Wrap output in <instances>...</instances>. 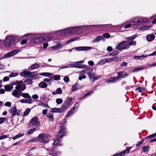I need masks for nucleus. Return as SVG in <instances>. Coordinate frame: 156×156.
Here are the masks:
<instances>
[{
  "label": "nucleus",
  "mask_w": 156,
  "mask_h": 156,
  "mask_svg": "<svg viewBox=\"0 0 156 156\" xmlns=\"http://www.w3.org/2000/svg\"><path fill=\"white\" fill-rule=\"evenodd\" d=\"M111 26V24L90 25L87 26L73 27L66 28L64 29H101L102 28H108Z\"/></svg>",
  "instance_id": "1"
},
{
  "label": "nucleus",
  "mask_w": 156,
  "mask_h": 156,
  "mask_svg": "<svg viewBox=\"0 0 156 156\" xmlns=\"http://www.w3.org/2000/svg\"><path fill=\"white\" fill-rule=\"evenodd\" d=\"M52 36L49 34H47L46 36H37L35 35H34L33 38L30 40V43L32 44H36L41 42L44 41L45 39H51Z\"/></svg>",
  "instance_id": "2"
},
{
  "label": "nucleus",
  "mask_w": 156,
  "mask_h": 156,
  "mask_svg": "<svg viewBox=\"0 0 156 156\" xmlns=\"http://www.w3.org/2000/svg\"><path fill=\"white\" fill-rule=\"evenodd\" d=\"M50 137V136L47 134L45 133H42L39 135L37 136V138H35L31 140H29L28 142H31L34 141H37L39 140L42 143H46L48 142V139H49Z\"/></svg>",
  "instance_id": "3"
},
{
  "label": "nucleus",
  "mask_w": 156,
  "mask_h": 156,
  "mask_svg": "<svg viewBox=\"0 0 156 156\" xmlns=\"http://www.w3.org/2000/svg\"><path fill=\"white\" fill-rule=\"evenodd\" d=\"M4 45L7 47H12L15 45V38L12 36L9 35L5 37Z\"/></svg>",
  "instance_id": "4"
},
{
  "label": "nucleus",
  "mask_w": 156,
  "mask_h": 156,
  "mask_svg": "<svg viewBox=\"0 0 156 156\" xmlns=\"http://www.w3.org/2000/svg\"><path fill=\"white\" fill-rule=\"evenodd\" d=\"M82 30H62L60 34L62 36H66L71 34H79Z\"/></svg>",
  "instance_id": "5"
},
{
  "label": "nucleus",
  "mask_w": 156,
  "mask_h": 156,
  "mask_svg": "<svg viewBox=\"0 0 156 156\" xmlns=\"http://www.w3.org/2000/svg\"><path fill=\"white\" fill-rule=\"evenodd\" d=\"M72 101V99L71 98H69L65 101L60 108L62 113L66 111L69 107Z\"/></svg>",
  "instance_id": "6"
},
{
  "label": "nucleus",
  "mask_w": 156,
  "mask_h": 156,
  "mask_svg": "<svg viewBox=\"0 0 156 156\" xmlns=\"http://www.w3.org/2000/svg\"><path fill=\"white\" fill-rule=\"evenodd\" d=\"M23 82L22 81L17 80L14 83L13 82L12 84L16 85V86L15 87V89L22 92V91L24 90L26 87L25 84H22Z\"/></svg>",
  "instance_id": "7"
},
{
  "label": "nucleus",
  "mask_w": 156,
  "mask_h": 156,
  "mask_svg": "<svg viewBox=\"0 0 156 156\" xmlns=\"http://www.w3.org/2000/svg\"><path fill=\"white\" fill-rule=\"evenodd\" d=\"M117 49L119 50H123L129 48L128 41H124L119 43L116 46Z\"/></svg>",
  "instance_id": "8"
},
{
  "label": "nucleus",
  "mask_w": 156,
  "mask_h": 156,
  "mask_svg": "<svg viewBox=\"0 0 156 156\" xmlns=\"http://www.w3.org/2000/svg\"><path fill=\"white\" fill-rule=\"evenodd\" d=\"M139 20H134L131 21L129 23L126 24L124 26V28L126 29L130 28L132 26L134 27L135 26H138L140 23Z\"/></svg>",
  "instance_id": "9"
},
{
  "label": "nucleus",
  "mask_w": 156,
  "mask_h": 156,
  "mask_svg": "<svg viewBox=\"0 0 156 156\" xmlns=\"http://www.w3.org/2000/svg\"><path fill=\"white\" fill-rule=\"evenodd\" d=\"M66 129L65 127L62 126L60 129L57 133L56 138H61L66 134Z\"/></svg>",
  "instance_id": "10"
},
{
  "label": "nucleus",
  "mask_w": 156,
  "mask_h": 156,
  "mask_svg": "<svg viewBox=\"0 0 156 156\" xmlns=\"http://www.w3.org/2000/svg\"><path fill=\"white\" fill-rule=\"evenodd\" d=\"M16 106H14L11 107L9 110V112L11 114L12 117H13L16 115L19 116L20 115V111L17 112Z\"/></svg>",
  "instance_id": "11"
},
{
  "label": "nucleus",
  "mask_w": 156,
  "mask_h": 156,
  "mask_svg": "<svg viewBox=\"0 0 156 156\" xmlns=\"http://www.w3.org/2000/svg\"><path fill=\"white\" fill-rule=\"evenodd\" d=\"M20 51L19 49H16L12 50L7 53L4 55V57L5 58H9L11 56H13L17 53H18Z\"/></svg>",
  "instance_id": "12"
},
{
  "label": "nucleus",
  "mask_w": 156,
  "mask_h": 156,
  "mask_svg": "<svg viewBox=\"0 0 156 156\" xmlns=\"http://www.w3.org/2000/svg\"><path fill=\"white\" fill-rule=\"evenodd\" d=\"M29 123H31L33 126H38L40 124L39 119L36 117L33 118L30 121Z\"/></svg>",
  "instance_id": "13"
},
{
  "label": "nucleus",
  "mask_w": 156,
  "mask_h": 156,
  "mask_svg": "<svg viewBox=\"0 0 156 156\" xmlns=\"http://www.w3.org/2000/svg\"><path fill=\"white\" fill-rule=\"evenodd\" d=\"M152 23V24L144 25L139 28V29H148L151 27L153 26L152 24H154L156 23V17L153 20ZM137 28L139 29L138 28Z\"/></svg>",
  "instance_id": "14"
},
{
  "label": "nucleus",
  "mask_w": 156,
  "mask_h": 156,
  "mask_svg": "<svg viewBox=\"0 0 156 156\" xmlns=\"http://www.w3.org/2000/svg\"><path fill=\"white\" fill-rule=\"evenodd\" d=\"M22 92L19 90H17L15 89L12 93V95L14 97L19 98L21 96Z\"/></svg>",
  "instance_id": "15"
},
{
  "label": "nucleus",
  "mask_w": 156,
  "mask_h": 156,
  "mask_svg": "<svg viewBox=\"0 0 156 156\" xmlns=\"http://www.w3.org/2000/svg\"><path fill=\"white\" fill-rule=\"evenodd\" d=\"M118 77L121 78H124L128 76V74L126 73L125 72L121 71L118 73Z\"/></svg>",
  "instance_id": "16"
},
{
  "label": "nucleus",
  "mask_w": 156,
  "mask_h": 156,
  "mask_svg": "<svg viewBox=\"0 0 156 156\" xmlns=\"http://www.w3.org/2000/svg\"><path fill=\"white\" fill-rule=\"evenodd\" d=\"M132 147H128V149H126L118 154H116L117 156H123L125 155L126 153H128L129 152V151Z\"/></svg>",
  "instance_id": "17"
},
{
  "label": "nucleus",
  "mask_w": 156,
  "mask_h": 156,
  "mask_svg": "<svg viewBox=\"0 0 156 156\" xmlns=\"http://www.w3.org/2000/svg\"><path fill=\"white\" fill-rule=\"evenodd\" d=\"M132 147H128V149H126L118 154H116L117 156H123L125 155L126 153H128L129 152V151Z\"/></svg>",
  "instance_id": "18"
},
{
  "label": "nucleus",
  "mask_w": 156,
  "mask_h": 156,
  "mask_svg": "<svg viewBox=\"0 0 156 156\" xmlns=\"http://www.w3.org/2000/svg\"><path fill=\"white\" fill-rule=\"evenodd\" d=\"M100 41H105V39L102 36H99L97 37L95 39L93 40L92 42L93 43L98 42Z\"/></svg>",
  "instance_id": "19"
},
{
  "label": "nucleus",
  "mask_w": 156,
  "mask_h": 156,
  "mask_svg": "<svg viewBox=\"0 0 156 156\" xmlns=\"http://www.w3.org/2000/svg\"><path fill=\"white\" fill-rule=\"evenodd\" d=\"M90 48V47H79L76 48V50L77 51H85L89 50Z\"/></svg>",
  "instance_id": "20"
},
{
  "label": "nucleus",
  "mask_w": 156,
  "mask_h": 156,
  "mask_svg": "<svg viewBox=\"0 0 156 156\" xmlns=\"http://www.w3.org/2000/svg\"><path fill=\"white\" fill-rule=\"evenodd\" d=\"M95 75L93 74H89V76L90 80L92 81H94L98 79V77L95 76Z\"/></svg>",
  "instance_id": "21"
},
{
  "label": "nucleus",
  "mask_w": 156,
  "mask_h": 156,
  "mask_svg": "<svg viewBox=\"0 0 156 156\" xmlns=\"http://www.w3.org/2000/svg\"><path fill=\"white\" fill-rule=\"evenodd\" d=\"M155 37V36L153 34H151L147 36L146 38L148 41L149 42L152 41Z\"/></svg>",
  "instance_id": "22"
},
{
  "label": "nucleus",
  "mask_w": 156,
  "mask_h": 156,
  "mask_svg": "<svg viewBox=\"0 0 156 156\" xmlns=\"http://www.w3.org/2000/svg\"><path fill=\"white\" fill-rule=\"evenodd\" d=\"M21 96L25 98L28 99L29 100H32L31 97L30 95L28 93H22L21 94Z\"/></svg>",
  "instance_id": "23"
},
{
  "label": "nucleus",
  "mask_w": 156,
  "mask_h": 156,
  "mask_svg": "<svg viewBox=\"0 0 156 156\" xmlns=\"http://www.w3.org/2000/svg\"><path fill=\"white\" fill-rule=\"evenodd\" d=\"M20 102L22 103H27L29 104H31L33 103L32 100H27L25 99H23L20 100Z\"/></svg>",
  "instance_id": "24"
},
{
  "label": "nucleus",
  "mask_w": 156,
  "mask_h": 156,
  "mask_svg": "<svg viewBox=\"0 0 156 156\" xmlns=\"http://www.w3.org/2000/svg\"><path fill=\"white\" fill-rule=\"evenodd\" d=\"M51 112H58L60 113H62V112L61 110V108H52L51 111Z\"/></svg>",
  "instance_id": "25"
},
{
  "label": "nucleus",
  "mask_w": 156,
  "mask_h": 156,
  "mask_svg": "<svg viewBox=\"0 0 156 156\" xmlns=\"http://www.w3.org/2000/svg\"><path fill=\"white\" fill-rule=\"evenodd\" d=\"M60 139V138H57V139L55 140L54 143V144L55 145L58 146H61V140L59 139Z\"/></svg>",
  "instance_id": "26"
},
{
  "label": "nucleus",
  "mask_w": 156,
  "mask_h": 156,
  "mask_svg": "<svg viewBox=\"0 0 156 156\" xmlns=\"http://www.w3.org/2000/svg\"><path fill=\"white\" fill-rule=\"evenodd\" d=\"M75 111L74 107H73L68 112V113L66 115V118L69 117L71 115H72L74 111Z\"/></svg>",
  "instance_id": "27"
},
{
  "label": "nucleus",
  "mask_w": 156,
  "mask_h": 156,
  "mask_svg": "<svg viewBox=\"0 0 156 156\" xmlns=\"http://www.w3.org/2000/svg\"><path fill=\"white\" fill-rule=\"evenodd\" d=\"M47 84L44 82H41L39 84V86L42 88H45L47 87Z\"/></svg>",
  "instance_id": "28"
},
{
  "label": "nucleus",
  "mask_w": 156,
  "mask_h": 156,
  "mask_svg": "<svg viewBox=\"0 0 156 156\" xmlns=\"http://www.w3.org/2000/svg\"><path fill=\"white\" fill-rule=\"evenodd\" d=\"M138 20H139L140 21V23L139 24L138 26L141 25V24L142 23H147L148 21V20L147 19H146L145 18H140V19H138Z\"/></svg>",
  "instance_id": "29"
},
{
  "label": "nucleus",
  "mask_w": 156,
  "mask_h": 156,
  "mask_svg": "<svg viewBox=\"0 0 156 156\" xmlns=\"http://www.w3.org/2000/svg\"><path fill=\"white\" fill-rule=\"evenodd\" d=\"M47 116L48 118L49 121L52 122L53 121V115L52 113H48L47 115Z\"/></svg>",
  "instance_id": "30"
},
{
  "label": "nucleus",
  "mask_w": 156,
  "mask_h": 156,
  "mask_svg": "<svg viewBox=\"0 0 156 156\" xmlns=\"http://www.w3.org/2000/svg\"><path fill=\"white\" fill-rule=\"evenodd\" d=\"M87 66L85 65H77L76 66H73V67L79 68H86L87 67Z\"/></svg>",
  "instance_id": "31"
},
{
  "label": "nucleus",
  "mask_w": 156,
  "mask_h": 156,
  "mask_svg": "<svg viewBox=\"0 0 156 156\" xmlns=\"http://www.w3.org/2000/svg\"><path fill=\"white\" fill-rule=\"evenodd\" d=\"M13 88V86L10 85H7L5 86V89L7 91L10 90Z\"/></svg>",
  "instance_id": "32"
},
{
  "label": "nucleus",
  "mask_w": 156,
  "mask_h": 156,
  "mask_svg": "<svg viewBox=\"0 0 156 156\" xmlns=\"http://www.w3.org/2000/svg\"><path fill=\"white\" fill-rule=\"evenodd\" d=\"M33 79L32 78H30V79L26 80L24 81V82L26 83L27 85L31 84L33 83V82L32 81Z\"/></svg>",
  "instance_id": "33"
},
{
  "label": "nucleus",
  "mask_w": 156,
  "mask_h": 156,
  "mask_svg": "<svg viewBox=\"0 0 156 156\" xmlns=\"http://www.w3.org/2000/svg\"><path fill=\"white\" fill-rule=\"evenodd\" d=\"M118 77H111L109 78L108 81V82L111 83L113 82L116 80H118Z\"/></svg>",
  "instance_id": "34"
},
{
  "label": "nucleus",
  "mask_w": 156,
  "mask_h": 156,
  "mask_svg": "<svg viewBox=\"0 0 156 156\" xmlns=\"http://www.w3.org/2000/svg\"><path fill=\"white\" fill-rule=\"evenodd\" d=\"M40 75L45 76H50L52 75V73H43L40 74Z\"/></svg>",
  "instance_id": "35"
},
{
  "label": "nucleus",
  "mask_w": 156,
  "mask_h": 156,
  "mask_svg": "<svg viewBox=\"0 0 156 156\" xmlns=\"http://www.w3.org/2000/svg\"><path fill=\"white\" fill-rule=\"evenodd\" d=\"M30 109L29 108H27V109H26V110L24 112L23 115L24 116L27 115L30 112Z\"/></svg>",
  "instance_id": "36"
},
{
  "label": "nucleus",
  "mask_w": 156,
  "mask_h": 156,
  "mask_svg": "<svg viewBox=\"0 0 156 156\" xmlns=\"http://www.w3.org/2000/svg\"><path fill=\"white\" fill-rule=\"evenodd\" d=\"M77 83H76L73 86L71 89V91L72 92L77 90L79 88L77 87Z\"/></svg>",
  "instance_id": "37"
},
{
  "label": "nucleus",
  "mask_w": 156,
  "mask_h": 156,
  "mask_svg": "<svg viewBox=\"0 0 156 156\" xmlns=\"http://www.w3.org/2000/svg\"><path fill=\"white\" fill-rule=\"evenodd\" d=\"M24 134L23 133H19V134L16 135L15 136L13 137L12 138L14 140H15L19 138L22 136Z\"/></svg>",
  "instance_id": "38"
},
{
  "label": "nucleus",
  "mask_w": 156,
  "mask_h": 156,
  "mask_svg": "<svg viewBox=\"0 0 156 156\" xmlns=\"http://www.w3.org/2000/svg\"><path fill=\"white\" fill-rule=\"evenodd\" d=\"M150 147L148 146H144L142 147V150H143V152H146L148 151H149V148Z\"/></svg>",
  "instance_id": "39"
},
{
  "label": "nucleus",
  "mask_w": 156,
  "mask_h": 156,
  "mask_svg": "<svg viewBox=\"0 0 156 156\" xmlns=\"http://www.w3.org/2000/svg\"><path fill=\"white\" fill-rule=\"evenodd\" d=\"M76 38L75 37H73V38H71L69 40L67 41L66 42V44H67L69 43H71L72 42L75 41L76 40Z\"/></svg>",
  "instance_id": "40"
},
{
  "label": "nucleus",
  "mask_w": 156,
  "mask_h": 156,
  "mask_svg": "<svg viewBox=\"0 0 156 156\" xmlns=\"http://www.w3.org/2000/svg\"><path fill=\"white\" fill-rule=\"evenodd\" d=\"M40 66L37 63H34L31 66V69H34L37 68H38Z\"/></svg>",
  "instance_id": "41"
},
{
  "label": "nucleus",
  "mask_w": 156,
  "mask_h": 156,
  "mask_svg": "<svg viewBox=\"0 0 156 156\" xmlns=\"http://www.w3.org/2000/svg\"><path fill=\"white\" fill-rule=\"evenodd\" d=\"M84 73L88 74H89L88 69H84L80 72V74L82 75Z\"/></svg>",
  "instance_id": "42"
},
{
  "label": "nucleus",
  "mask_w": 156,
  "mask_h": 156,
  "mask_svg": "<svg viewBox=\"0 0 156 156\" xmlns=\"http://www.w3.org/2000/svg\"><path fill=\"white\" fill-rule=\"evenodd\" d=\"M128 44L129 46V48L130 45H136V42L135 41H131L129 42H128Z\"/></svg>",
  "instance_id": "43"
},
{
  "label": "nucleus",
  "mask_w": 156,
  "mask_h": 156,
  "mask_svg": "<svg viewBox=\"0 0 156 156\" xmlns=\"http://www.w3.org/2000/svg\"><path fill=\"white\" fill-rule=\"evenodd\" d=\"M137 36L136 34L133 35L130 37H128L127 38V39L128 40H131L134 39Z\"/></svg>",
  "instance_id": "44"
},
{
  "label": "nucleus",
  "mask_w": 156,
  "mask_h": 156,
  "mask_svg": "<svg viewBox=\"0 0 156 156\" xmlns=\"http://www.w3.org/2000/svg\"><path fill=\"white\" fill-rule=\"evenodd\" d=\"M56 101L58 104H60L63 101L62 99L59 98L57 99L56 100Z\"/></svg>",
  "instance_id": "45"
},
{
  "label": "nucleus",
  "mask_w": 156,
  "mask_h": 156,
  "mask_svg": "<svg viewBox=\"0 0 156 156\" xmlns=\"http://www.w3.org/2000/svg\"><path fill=\"white\" fill-rule=\"evenodd\" d=\"M93 92V91H90L89 92H88V93H87V94H85L82 97V98H83V99L85 98L86 97H87L88 96V95H89L90 94H92V93Z\"/></svg>",
  "instance_id": "46"
},
{
  "label": "nucleus",
  "mask_w": 156,
  "mask_h": 156,
  "mask_svg": "<svg viewBox=\"0 0 156 156\" xmlns=\"http://www.w3.org/2000/svg\"><path fill=\"white\" fill-rule=\"evenodd\" d=\"M118 51H113L112 52L110 53L109 55L111 56H115V55H117L118 54Z\"/></svg>",
  "instance_id": "47"
},
{
  "label": "nucleus",
  "mask_w": 156,
  "mask_h": 156,
  "mask_svg": "<svg viewBox=\"0 0 156 156\" xmlns=\"http://www.w3.org/2000/svg\"><path fill=\"white\" fill-rule=\"evenodd\" d=\"M144 57V55H142L141 56H135L134 58L136 59H142V58H143Z\"/></svg>",
  "instance_id": "48"
},
{
  "label": "nucleus",
  "mask_w": 156,
  "mask_h": 156,
  "mask_svg": "<svg viewBox=\"0 0 156 156\" xmlns=\"http://www.w3.org/2000/svg\"><path fill=\"white\" fill-rule=\"evenodd\" d=\"M104 38H109L110 36V34L108 33H106L103 34V35L102 36Z\"/></svg>",
  "instance_id": "49"
},
{
  "label": "nucleus",
  "mask_w": 156,
  "mask_h": 156,
  "mask_svg": "<svg viewBox=\"0 0 156 156\" xmlns=\"http://www.w3.org/2000/svg\"><path fill=\"white\" fill-rule=\"evenodd\" d=\"M6 118L4 117L0 118V124L3 123L6 120Z\"/></svg>",
  "instance_id": "50"
},
{
  "label": "nucleus",
  "mask_w": 156,
  "mask_h": 156,
  "mask_svg": "<svg viewBox=\"0 0 156 156\" xmlns=\"http://www.w3.org/2000/svg\"><path fill=\"white\" fill-rule=\"evenodd\" d=\"M56 92L57 94H61L62 93V90L60 88H57L56 90Z\"/></svg>",
  "instance_id": "51"
},
{
  "label": "nucleus",
  "mask_w": 156,
  "mask_h": 156,
  "mask_svg": "<svg viewBox=\"0 0 156 156\" xmlns=\"http://www.w3.org/2000/svg\"><path fill=\"white\" fill-rule=\"evenodd\" d=\"M36 128H34L32 129H31L28 130L27 132V133L28 134H30L32 133L35 130Z\"/></svg>",
  "instance_id": "52"
},
{
  "label": "nucleus",
  "mask_w": 156,
  "mask_h": 156,
  "mask_svg": "<svg viewBox=\"0 0 156 156\" xmlns=\"http://www.w3.org/2000/svg\"><path fill=\"white\" fill-rule=\"evenodd\" d=\"M30 77L31 78L33 79L34 76H35L37 75L36 72H30Z\"/></svg>",
  "instance_id": "53"
},
{
  "label": "nucleus",
  "mask_w": 156,
  "mask_h": 156,
  "mask_svg": "<svg viewBox=\"0 0 156 156\" xmlns=\"http://www.w3.org/2000/svg\"><path fill=\"white\" fill-rule=\"evenodd\" d=\"M30 72L25 71L23 72V74L25 76H29L30 77Z\"/></svg>",
  "instance_id": "54"
},
{
  "label": "nucleus",
  "mask_w": 156,
  "mask_h": 156,
  "mask_svg": "<svg viewBox=\"0 0 156 156\" xmlns=\"http://www.w3.org/2000/svg\"><path fill=\"white\" fill-rule=\"evenodd\" d=\"M156 136V133L147 136L146 138H151Z\"/></svg>",
  "instance_id": "55"
},
{
  "label": "nucleus",
  "mask_w": 156,
  "mask_h": 156,
  "mask_svg": "<svg viewBox=\"0 0 156 156\" xmlns=\"http://www.w3.org/2000/svg\"><path fill=\"white\" fill-rule=\"evenodd\" d=\"M17 75V73H12L9 75V77H15Z\"/></svg>",
  "instance_id": "56"
},
{
  "label": "nucleus",
  "mask_w": 156,
  "mask_h": 156,
  "mask_svg": "<svg viewBox=\"0 0 156 156\" xmlns=\"http://www.w3.org/2000/svg\"><path fill=\"white\" fill-rule=\"evenodd\" d=\"M136 90H138L139 92L141 93L144 91V89L141 87H139L137 88L136 89Z\"/></svg>",
  "instance_id": "57"
},
{
  "label": "nucleus",
  "mask_w": 156,
  "mask_h": 156,
  "mask_svg": "<svg viewBox=\"0 0 156 156\" xmlns=\"http://www.w3.org/2000/svg\"><path fill=\"white\" fill-rule=\"evenodd\" d=\"M54 79L55 80H60V77L59 75H56L54 76Z\"/></svg>",
  "instance_id": "58"
},
{
  "label": "nucleus",
  "mask_w": 156,
  "mask_h": 156,
  "mask_svg": "<svg viewBox=\"0 0 156 156\" xmlns=\"http://www.w3.org/2000/svg\"><path fill=\"white\" fill-rule=\"evenodd\" d=\"M63 80L66 83H68L69 81V78L67 76H65L64 77Z\"/></svg>",
  "instance_id": "59"
},
{
  "label": "nucleus",
  "mask_w": 156,
  "mask_h": 156,
  "mask_svg": "<svg viewBox=\"0 0 156 156\" xmlns=\"http://www.w3.org/2000/svg\"><path fill=\"white\" fill-rule=\"evenodd\" d=\"M144 142V140L142 139L140 141L138 142V143L136 144V146H139L141 145Z\"/></svg>",
  "instance_id": "60"
},
{
  "label": "nucleus",
  "mask_w": 156,
  "mask_h": 156,
  "mask_svg": "<svg viewBox=\"0 0 156 156\" xmlns=\"http://www.w3.org/2000/svg\"><path fill=\"white\" fill-rule=\"evenodd\" d=\"M56 147L53 146L52 147L49 149V150L51 152H54L55 151V148Z\"/></svg>",
  "instance_id": "61"
},
{
  "label": "nucleus",
  "mask_w": 156,
  "mask_h": 156,
  "mask_svg": "<svg viewBox=\"0 0 156 156\" xmlns=\"http://www.w3.org/2000/svg\"><path fill=\"white\" fill-rule=\"evenodd\" d=\"M41 105L43 107H45L48 108H50L49 106L47 104L42 103L41 104Z\"/></svg>",
  "instance_id": "62"
},
{
  "label": "nucleus",
  "mask_w": 156,
  "mask_h": 156,
  "mask_svg": "<svg viewBox=\"0 0 156 156\" xmlns=\"http://www.w3.org/2000/svg\"><path fill=\"white\" fill-rule=\"evenodd\" d=\"M107 58H105L104 59H101L100 60V62H102L103 64L105 63L106 62H107Z\"/></svg>",
  "instance_id": "63"
},
{
  "label": "nucleus",
  "mask_w": 156,
  "mask_h": 156,
  "mask_svg": "<svg viewBox=\"0 0 156 156\" xmlns=\"http://www.w3.org/2000/svg\"><path fill=\"white\" fill-rule=\"evenodd\" d=\"M127 63L126 62H122L120 64V66H127Z\"/></svg>",
  "instance_id": "64"
}]
</instances>
